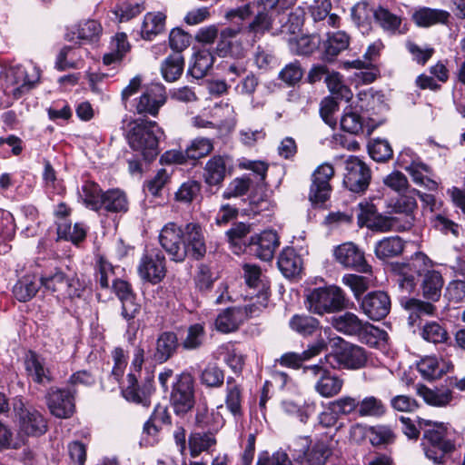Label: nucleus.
Listing matches in <instances>:
<instances>
[{"mask_svg": "<svg viewBox=\"0 0 465 465\" xmlns=\"http://www.w3.org/2000/svg\"><path fill=\"white\" fill-rule=\"evenodd\" d=\"M158 239L161 247L174 262H183L187 257L201 261L207 252L204 232L198 223L184 225L167 223L160 231Z\"/></svg>", "mask_w": 465, "mask_h": 465, "instance_id": "nucleus-1", "label": "nucleus"}, {"mask_svg": "<svg viewBox=\"0 0 465 465\" xmlns=\"http://www.w3.org/2000/svg\"><path fill=\"white\" fill-rule=\"evenodd\" d=\"M419 426L424 429L420 445L426 458L434 464H444L455 450V442L450 437L447 426L425 419H419Z\"/></svg>", "mask_w": 465, "mask_h": 465, "instance_id": "nucleus-2", "label": "nucleus"}, {"mask_svg": "<svg viewBox=\"0 0 465 465\" xmlns=\"http://www.w3.org/2000/svg\"><path fill=\"white\" fill-rule=\"evenodd\" d=\"M304 303L310 312L321 316L337 313L354 306L346 292L337 285L308 289Z\"/></svg>", "mask_w": 465, "mask_h": 465, "instance_id": "nucleus-3", "label": "nucleus"}, {"mask_svg": "<svg viewBox=\"0 0 465 465\" xmlns=\"http://www.w3.org/2000/svg\"><path fill=\"white\" fill-rule=\"evenodd\" d=\"M126 139L130 147L139 152L143 160L152 162L160 153L159 141L163 131L154 121L135 120L130 124Z\"/></svg>", "mask_w": 465, "mask_h": 465, "instance_id": "nucleus-4", "label": "nucleus"}, {"mask_svg": "<svg viewBox=\"0 0 465 465\" xmlns=\"http://www.w3.org/2000/svg\"><path fill=\"white\" fill-rule=\"evenodd\" d=\"M331 365L321 358L315 364L303 367V374L314 380V391L322 398H333L342 390L344 380L332 372Z\"/></svg>", "mask_w": 465, "mask_h": 465, "instance_id": "nucleus-5", "label": "nucleus"}, {"mask_svg": "<svg viewBox=\"0 0 465 465\" xmlns=\"http://www.w3.org/2000/svg\"><path fill=\"white\" fill-rule=\"evenodd\" d=\"M367 361L368 356L362 347L342 339H340L332 351L324 356V361L329 363L332 370H359L366 365Z\"/></svg>", "mask_w": 465, "mask_h": 465, "instance_id": "nucleus-6", "label": "nucleus"}, {"mask_svg": "<svg viewBox=\"0 0 465 465\" xmlns=\"http://www.w3.org/2000/svg\"><path fill=\"white\" fill-rule=\"evenodd\" d=\"M170 403L175 415L184 417L195 403L194 378L188 371L173 377L171 384Z\"/></svg>", "mask_w": 465, "mask_h": 465, "instance_id": "nucleus-7", "label": "nucleus"}, {"mask_svg": "<svg viewBox=\"0 0 465 465\" xmlns=\"http://www.w3.org/2000/svg\"><path fill=\"white\" fill-rule=\"evenodd\" d=\"M264 285L262 284V291L258 292V299L261 300L259 305L252 303L245 308L229 307L220 312L215 320L217 331L223 333H229L236 331L243 322L245 316H257L261 308H265L268 302V293L263 291Z\"/></svg>", "mask_w": 465, "mask_h": 465, "instance_id": "nucleus-8", "label": "nucleus"}, {"mask_svg": "<svg viewBox=\"0 0 465 465\" xmlns=\"http://www.w3.org/2000/svg\"><path fill=\"white\" fill-rule=\"evenodd\" d=\"M248 23H242L234 26H225L220 29L216 46L213 53L219 57L242 56L243 46L241 41V35H246L252 42L260 40L262 36H254L248 31Z\"/></svg>", "mask_w": 465, "mask_h": 465, "instance_id": "nucleus-9", "label": "nucleus"}, {"mask_svg": "<svg viewBox=\"0 0 465 465\" xmlns=\"http://www.w3.org/2000/svg\"><path fill=\"white\" fill-rule=\"evenodd\" d=\"M13 411L18 420L20 431L26 436L39 437L48 429L47 421L40 411L27 407L22 396H16L12 401Z\"/></svg>", "mask_w": 465, "mask_h": 465, "instance_id": "nucleus-10", "label": "nucleus"}, {"mask_svg": "<svg viewBox=\"0 0 465 465\" xmlns=\"http://www.w3.org/2000/svg\"><path fill=\"white\" fill-rule=\"evenodd\" d=\"M288 450L297 465H324L331 450L323 441L310 447L308 438H299L289 445Z\"/></svg>", "mask_w": 465, "mask_h": 465, "instance_id": "nucleus-11", "label": "nucleus"}, {"mask_svg": "<svg viewBox=\"0 0 465 465\" xmlns=\"http://www.w3.org/2000/svg\"><path fill=\"white\" fill-rule=\"evenodd\" d=\"M361 213L358 214V223L361 227L366 226L372 232H387L390 231H407L410 230V220L401 222V216H387L378 213L373 205H366L364 208L361 203Z\"/></svg>", "mask_w": 465, "mask_h": 465, "instance_id": "nucleus-12", "label": "nucleus"}, {"mask_svg": "<svg viewBox=\"0 0 465 465\" xmlns=\"http://www.w3.org/2000/svg\"><path fill=\"white\" fill-rule=\"evenodd\" d=\"M166 271V259L163 251L157 247H146L137 266L141 279L157 284L165 277Z\"/></svg>", "mask_w": 465, "mask_h": 465, "instance_id": "nucleus-13", "label": "nucleus"}, {"mask_svg": "<svg viewBox=\"0 0 465 465\" xmlns=\"http://www.w3.org/2000/svg\"><path fill=\"white\" fill-rule=\"evenodd\" d=\"M140 376L128 373L125 383L122 387V395L129 402L149 407L152 395L155 391L154 377L153 374H146L143 379Z\"/></svg>", "mask_w": 465, "mask_h": 465, "instance_id": "nucleus-14", "label": "nucleus"}, {"mask_svg": "<svg viewBox=\"0 0 465 465\" xmlns=\"http://www.w3.org/2000/svg\"><path fill=\"white\" fill-rule=\"evenodd\" d=\"M75 389L51 387L46 395L50 413L59 419H68L75 411Z\"/></svg>", "mask_w": 465, "mask_h": 465, "instance_id": "nucleus-15", "label": "nucleus"}, {"mask_svg": "<svg viewBox=\"0 0 465 465\" xmlns=\"http://www.w3.org/2000/svg\"><path fill=\"white\" fill-rule=\"evenodd\" d=\"M371 179V169L356 156H350L345 162L344 186L352 193H364Z\"/></svg>", "mask_w": 465, "mask_h": 465, "instance_id": "nucleus-16", "label": "nucleus"}, {"mask_svg": "<svg viewBox=\"0 0 465 465\" xmlns=\"http://www.w3.org/2000/svg\"><path fill=\"white\" fill-rule=\"evenodd\" d=\"M426 262L424 257H416L407 263L397 264L394 271L397 272V282L402 292L412 293L418 285L423 272Z\"/></svg>", "mask_w": 465, "mask_h": 465, "instance_id": "nucleus-17", "label": "nucleus"}, {"mask_svg": "<svg viewBox=\"0 0 465 465\" xmlns=\"http://www.w3.org/2000/svg\"><path fill=\"white\" fill-rule=\"evenodd\" d=\"M180 347L177 334L173 331L159 333L154 347L147 352V361L153 364H163L172 359Z\"/></svg>", "mask_w": 465, "mask_h": 465, "instance_id": "nucleus-18", "label": "nucleus"}, {"mask_svg": "<svg viewBox=\"0 0 465 465\" xmlns=\"http://www.w3.org/2000/svg\"><path fill=\"white\" fill-rule=\"evenodd\" d=\"M334 175V169L330 163L317 167L312 173V183L310 187L309 199L313 205L324 203L331 195L330 180Z\"/></svg>", "mask_w": 465, "mask_h": 465, "instance_id": "nucleus-19", "label": "nucleus"}, {"mask_svg": "<svg viewBox=\"0 0 465 465\" xmlns=\"http://www.w3.org/2000/svg\"><path fill=\"white\" fill-rule=\"evenodd\" d=\"M40 284L51 292L63 293L69 298L80 297L81 290L76 287L79 282L67 277L60 269L45 272L40 278Z\"/></svg>", "mask_w": 465, "mask_h": 465, "instance_id": "nucleus-20", "label": "nucleus"}, {"mask_svg": "<svg viewBox=\"0 0 465 465\" xmlns=\"http://www.w3.org/2000/svg\"><path fill=\"white\" fill-rule=\"evenodd\" d=\"M166 100L164 85L153 84L136 99L135 111L139 114L156 116Z\"/></svg>", "mask_w": 465, "mask_h": 465, "instance_id": "nucleus-21", "label": "nucleus"}, {"mask_svg": "<svg viewBox=\"0 0 465 465\" xmlns=\"http://www.w3.org/2000/svg\"><path fill=\"white\" fill-rule=\"evenodd\" d=\"M280 0H260L257 2V12L248 22V31L254 36H263L272 28L275 7Z\"/></svg>", "mask_w": 465, "mask_h": 465, "instance_id": "nucleus-22", "label": "nucleus"}, {"mask_svg": "<svg viewBox=\"0 0 465 465\" xmlns=\"http://www.w3.org/2000/svg\"><path fill=\"white\" fill-rule=\"evenodd\" d=\"M279 244L280 240L277 232L273 230H265L250 237L248 253L269 262L273 258Z\"/></svg>", "mask_w": 465, "mask_h": 465, "instance_id": "nucleus-23", "label": "nucleus"}, {"mask_svg": "<svg viewBox=\"0 0 465 465\" xmlns=\"http://www.w3.org/2000/svg\"><path fill=\"white\" fill-rule=\"evenodd\" d=\"M391 298L381 291L367 293L360 302L361 312L371 321L384 319L391 311Z\"/></svg>", "mask_w": 465, "mask_h": 465, "instance_id": "nucleus-24", "label": "nucleus"}, {"mask_svg": "<svg viewBox=\"0 0 465 465\" xmlns=\"http://www.w3.org/2000/svg\"><path fill=\"white\" fill-rule=\"evenodd\" d=\"M334 256L337 262L346 268L363 273L371 272V267L367 263L363 252L352 242L338 246L334 251Z\"/></svg>", "mask_w": 465, "mask_h": 465, "instance_id": "nucleus-25", "label": "nucleus"}, {"mask_svg": "<svg viewBox=\"0 0 465 465\" xmlns=\"http://www.w3.org/2000/svg\"><path fill=\"white\" fill-rule=\"evenodd\" d=\"M351 37L345 31L329 32L321 39V59L331 63L350 45Z\"/></svg>", "mask_w": 465, "mask_h": 465, "instance_id": "nucleus-26", "label": "nucleus"}, {"mask_svg": "<svg viewBox=\"0 0 465 465\" xmlns=\"http://www.w3.org/2000/svg\"><path fill=\"white\" fill-rule=\"evenodd\" d=\"M35 74L30 77L24 68L11 70L7 74V80L13 88L8 92L14 99H20L31 89L40 79V72L36 67H33Z\"/></svg>", "mask_w": 465, "mask_h": 465, "instance_id": "nucleus-27", "label": "nucleus"}, {"mask_svg": "<svg viewBox=\"0 0 465 465\" xmlns=\"http://www.w3.org/2000/svg\"><path fill=\"white\" fill-rule=\"evenodd\" d=\"M194 421L197 429L204 431L218 432L225 424L223 415L214 410L209 411L206 401H201L194 405Z\"/></svg>", "mask_w": 465, "mask_h": 465, "instance_id": "nucleus-28", "label": "nucleus"}, {"mask_svg": "<svg viewBox=\"0 0 465 465\" xmlns=\"http://www.w3.org/2000/svg\"><path fill=\"white\" fill-rule=\"evenodd\" d=\"M102 26L96 20H86L78 23L69 30L64 39L68 42L79 40V44L95 43L102 34Z\"/></svg>", "mask_w": 465, "mask_h": 465, "instance_id": "nucleus-29", "label": "nucleus"}, {"mask_svg": "<svg viewBox=\"0 0 465 465\" xmlns=\"http://www.w3.org/2000/svg\"><path fill=\"white\" fill-rule=\"evenodd\" d=\"M27 375L35 383L46 385L53 381L50 369L45 365V359L36 352L30 351L25 361Z\"/></svg>", "mask_w": 465, "mask_h": 465, "instance_id": "nucleus-30", "label": "nucleus"}, {"mask_svg": "<svg viewBox=\"0 0 465 465\" xmlns=\"http://www.w3.org/2000/svg\"><path fill=\"white\" fill-rule=\"evenodd\" d=\"M444 280L441 273L436 270H430L425 267L422 274L420 289L423 298L430 302H438L441 296Z\"/></svg>", "mask_w": 465, "mask_h": 465, "instance_id": "nucleus-31", "label": "nucleus"}, {"mask_svg": "<svg viewBox=\"0 0 465 465\" xmlns=\"http://www.w3.org/2000/svg\"><path fill=\"white\" fill-rule=\"evenodd\" d=\"M400 302L401 305L409 312L408 321L411 326H414L418 321L420 325L422 316L433 315L436 312V307L430 301L402 297Z\"/></svg>", "mask_w": 465, "mask_h": 465, "instance_id": "nucleus-32", "label": "nucleus"}, {"mask_svg": "<svg viewBox=\"0 0 465 465\" xmlns=\"http://www.w3.org/2000/svg\"><path fill=\"white\" fill-rule=\"evenodd\" d=\"M129 210V201L126 193L118 188L104 191L101 201V212L105 213L124 214Z\"/></svg>", "mask_w": 465, "mask_h": 465, "instance_id": "nucleus-33", "label": "nucleus"}, {"mask_svg": "<svg viewBox=\"0 0 465 465\" xmlns=\"http://www.w3.org/2000/svg\"><path fill=\"white\" fill-rule=\"evenodd\" d=\"M141 304L136 301V295L121 301V316L127 322L125 337L130 344L136 339L139 323L134 319L140 312Z\"/></svg>", "mask_w": 465, "mask_h": 465, "instance_id": "nucleus-34", "label": "nucleus"}, {"mask_svg": "<svg viewBox=\"0 0 465 465\" xmlns=\"http://www.w3.org/2000/svg\"><path fill=\"white\" fill-rule=\"evenodd\" d=\"M226 174V158L222 155L212 156L203 168V180L209 186H221Z\"/></svg>", "mask_w": 465, "mask_h": 465, "instance_id": "nucleus-35", "label": "nucleus"}, {"mask_svg": "<svg viewBox=\"0 0 465 465\" xmlns=\"http://www.w3.org/2000/svg\"><path fill=\"white\" fill-rule=\"evenodd\" d=\"M405 170L417 185L422 186L429 191H436L438 189V183L430 178L432 170L428 164L419 160H413L410 165L405 167Z\"/></svg>", "mask_w": 465, "mask_h": 465, "instance_id": "nucleus-36", "label": "nucleus"}, {"mask_svg": "<svg viewBox=\"0 0 465 465\" xmlns=\"http://www.w3.org/2000/svg\"><path fill=\"white\" fill-rule=\"evenodd\" d=\"M251 232L250 224L244 223H237L226 232L229 243L235 254L248 252L249 240L248 234Z\"/></svg>", "mask_w": 465, "mask_h": 465, "instance_id": "nucleus-37", "label": "nucleus"}, {"mask_svg": "<svg viewBox=\"0 0 465 465\" xmlns=\"http://www.w3.org/2000/svg\"><path fill=\"white\" fill-rule=\"evenodd\" d=\"M277 264L282 274L291 278L301 272L302 259L292 247H286L281 252Z\"/></svg>", "mask_w": 465, "mask_h": 465, "instance_id": "nucleus-38", "label": "nucleus"}, {"mask_svg": "<svg viewBox=\"0 0 465 465\" xmlns=\"http://www.w3.org/2000/svg\"><path fill=\"white\" fill-rule=\"evenodd\" d=\"M450 14L442 9L422 7L415 11L412 20L420 27H429L436 24L446 25L449 22Z\"/></svg>", "mask_w": 465, "mask_h": 465, "instance_id": "nucleus-39", "label": "nucleus"}, {"mask_svg": "<svg viewBox=\"0 0 465 465\" xmlns=\"http://www.w3.org/2000/svg\"><path fill=\"white\" fill-rule=\"evenodd\" d=\"M40 287V281L35 275L26 274L16 282L12 292L18 302H26L36 295Z\"/></svg>", "mask_w": 465, "mask_h": 465, "instance_id": "nucleus-40", "label": "nucleus"}, {"mask_svg": "<svg viewBox=\"0 0 465 465\" xmlns=\"http://www.w3.org/2000/svg\"><path fill=\"white\" fill-rule=\"evenodd\" d=\"M15 231L13 214L9 211L0 209V254H5L11 250L10 242L14 240Z\"/></svg>", "mask_w": 465, "mask_h": 465, "instance_id": "nucleus-41", "label": "nucleus"}, {"mask_svg": "<svg viewBox=\"0 0 465 465\" xmlns=\"http://www.w3.org/2000/svg\"><path fill=\"white\" fill-rule=\"evenodd\" d=\"M166 15L163 12L147 13L141 27L143 39L152 41L165 29Z\"/></svg>", "mask_w": 465, "mask_h": 465, "instance_id": "nucleus-42", "label": "nucleus"}, {"mask_svg": "<svg viewBox=\"0 0 465 465\" xmlns=\"http://www.w3.org/2000/svg\"><path fill=\"white\" fill-rule=\"evenodd\" d=\"M404 242L399 236L384 237L376 242L374 252L378 259L386 261L401 254Z\"/></svg>", "mask_w": 465, "mask_h": 465, "instance_id": "nucleus-43", "label": "nucleus"}, {"mask_svg": "<svg viewBox=\"0 0 465 465\" xmlns=\"http://www.w3.org/2000/svg\"><path fill=\"white\" fill-rule=\"evenodd\" d=\"M104 191L100 185L93 181H85L81 186L79 196L82 198L86 208L100 213L101 201L103 200Z\"/></svg>", "mask_w": 465, "mask_h": 465, "instance_id": "nucleus-44", "label": "nucleus"}, {"mask_svg": "<svg viewBox=\"0 0 465 465\" xmlns=\"http://www.w3.org/2000/svg\"><path fill=\"white\" fill-rule=\"evenodd\" d=\"M418 393L428 404L436 407H445L453 400L451 390L443 387L430 389L425 385H420L418 388Z\"/></svg>", "mask_w": 465, "mask_h": 465, "instance_id": "nucleus-45", "label": "nucleus"}, {"mask_svg": "<svg viewBox=\"0 0 465 465\" xmlns=\"http://www.w3.org/2000/svg\"><path fill=\"white\" fill-rule=\"evenodd\" d=\"M363 322L356 314L350 312L333 316L331 319L332 327L337 331L349 336H356L361 330Z\"/></svg>", "mask_w": 465, "mask_h": 465, "instance_id": "nucleus-46", "label": "nucleus"}, {"mask_svg": "<svg viewBox=\"0 0 465 465\" xmlns=\"http://www.w3.org/2000/svg\"><path fill=\"white\" fill-rule=\"evenodd\" d=\"M321 37L318 35H304L289 40V48L296 55H310L315 50L320 51Z\"/></svg>", "mask_w": 465, "mask_h": 465, "instance_id": "nucleus-47", "label": "nucleus"}, {"mask_svg": "<svg viewBox=\"0 0 465 465\" xmlns=\"http://www.w3.org/2000/svg\"><path fill=\"white\" fill-rule=\"evenodd\" d=\"M214 53L209 50H202L193 55V62L188 68V74L195 79L203 78L212 69L214 63Z\"/></svg>", "mask_w": 465, "mask_h": 465, "instance_id": "nucleus-48", "label": "nucleus"}, {"mask_svg": "<svg viewBox=\"0 0 465 465\" xmlns=\"http://www.w3.org/2000/svg\"><path fill=\"white\" fill-rule=\"evenodd\" d=\"M217 432L203 431L191 433L188 440L190 455L193 458L198 457L202 452L208 451L216 444L215 434Z\"/></svg>", "mask_w": 465, "mask_h": 465, "instance_id": "nucleus-49", "label": "nucleus"}, {"mask_svg": "<svg viewBox=\"0 0 465 465\" xmlns=\"http://www.w3.org/2000/svg\"><path fill=\"white\" fill-rule=\"evenodd\" d=\"M290 328L303 337L312 336L321 330L318 319L307 314H295L289 322Z\"/></svg>", "mask_w": 465, "mask_h": 465, "instance_id": "nucleus-50", "label": "nucleus"}, {"mask_svg": "<svg viewBox=\"0 0 465 465\" xmlns=\"http://www.w3.org/2000/svg\"><path fill=\"white\" fill-rule=\"evenodd\" d=\"M184 59L182 54L173 53L168 55L162 63L161 73L167 82L176 81L183 74Z\"/></svg>", "mask_w": 465, "mask_h": 465, "instance_id": "nucleus-51", "label": "nucleus"}, {"mask_svg": "<svg viewBox=\"0 0 465 465\" xmlns=\"http://www.w3.org/2000/svg\"><path fill=\"white\" fill-rule=\"evenodd\" d=\"M420 335L428 342L447 344L450 340L445 326L438 322H427L420 329Z\"/></svg>", "mask_w": 465, "mask_h": 465, "instance_id": "nucleus-52", "label": "nucleus"}, {"mask_svg": "<svg viewBox=\"0 0 465 465\" xmlns=\"http://www.w3.org/2000/svg\"><path fill=\"white\" fill-rule=\"evenodd\" d=\"M358 415L360 417L381 418L387 411L385 403L372 395L364 397L358 401Z\"/></svg>", "mask_w": 465, "mask_h": 465, "instance_id": "nucleus-53", "label": "nucleus"}, {"mask_svg": "<svg viewBox=\"0 0 465 465\" xmlns=\"http://www.w3.org/2000/svg\"><path fill=\"white\" fill-rule=\"evenodd\" d=\"M417 208V202L415 198L408 195H401L392 206V210L396 214L403 215L401 217V222H407L410 220V229L414 223L413 212Z\"/></svg>", "mask_w": 465, "mask_h": 465, "instance_id": "nucleus-54", "label": "nucleus"}, {"mask_svg": "<svg viewBox=\"0 0 465 465\" xmlns=\"http://www.w3.org/2000/svg\"><path fill=\"white\" fill-rule=\"evenodd\" d=\"M205 335L206 332L203 324H192L188 327L186 337L180 345L186 351L197 350L203 344Z\"/></svg>", "mask_w": 465, "mask_h": 465, "instance_id": "nucleus-55", "label": "nucleus"}, {"mask_svg": "<svg viewBox=\"0 0 465 465\" xmlns=\"http://www.w3.org/2000/svg\"><path fill=\"white\" fill-rule=\"evenodd\" d=\"M381 44L380 43H374L369 45L366 52L363 54V59H355L352 61H343L342 62V68L344 69H362V68H369L372 65V63L378 58L380 55Z\"/></svg>", "mask_w": 465, "mask_h": 465, "instance_id": "nucleus-56", "label": "nucleus"}, {"mask_svg": "<svg viewBox=\"0 0 465 465\" xmlns=\"http://www.w3.org/2000/svg\"><path fill=\"white\" fill-rule=\"evenodd\" d=\"M325 83L331 94L337 99L350 100L352 96L351 89L343 83L342 75L338 72H330L326 76Z\"/></svg>", "mask_w": 465, "mask_h": 465, "instance_id": "nucleus-57", "label": "nucleus"}, {"mask_svg": "<svg viewBox=\"0 0 465 465\" xmlns=\"http://www.w3.org/2000/svg\"><path fill=\"white\" fill-rule=\"evenodd\" d=\"M340 124L344 132L358 134L363 129V117L357 111L353 110L352 107H346Z\"/></svg>", "mask_w": 465, "mask_h": 465, "instance_id": "nucleus-58", "label": "nucleus"}, {"mask_svg": "<svg viewBox=\"0 0 465 465\" xmlns=\"http://www.w3.org/2000/svg\"><path fill=\"white\" fill-rule=\"evenodd\" d=\"M201 383L207 388H220L224 382V371L214 363H209L200 374Z\"/></svg>", "mask_w": 465, "mask_h": 465, "instance_id": "nucleus-59", "label": "nucleus"}, {"mask_svg": "<svg viewBox=\"0 0 465 465\" xmlns=\"http://www.w3.org/2000/svg\"><path fill=\"white\" fill-rule=\"evenodd\" d=\"M358 400L351 396H342L328 403V410L339 417L347 416L353 412L358 413Z\"/></svg>", "mask_w": 465, "mask_h": 465, "instance_id": "nucleus-60", "label": "nucleus"}, {"mask_svg": "<svg viewBox=\"0 0 465 465\" xmlns=\"http://www.w3.org/2000/svg\"><path fill=\"white\" fill-rule=\"evenodd\" d=\"M213 149V143L208 138H195L185 149V156L188 160L196 161L209 154Z\"/></svg>", "mask_w": 465, "mask_h": 465, "instance_id": "nucleus-61", "label": "nucleus"}, {"mask_svg": "<svg viewBox=\"0 0 465 465\" xmlns=\"http://www.w3.org/2000/svg\"><path fill=\"white\" fill-rule=\"evenodd\" d=\"M370 156L376 162H386L392 157L393 151L386 139H373L368 145Z\"/></svg>", "mask_w": 465, "mask_h": 465, "instance_id": "nucleus-62", "label": "nucleus"}, {"mask_svg": "<svg viewBox=\"0 0 465 465\" xmlns=\"http://www.w3.org/2000/svg\"><path fill=\"white\" fill-rule=\"evenodd\" d=\"M368 436L370 442L373 446L391 444L395 440V434L392 430L385 425L370 427Z\"/></svg>", "mask_w": 465, "mask_h": 465, "instance_id": "nucleus-63", "label": "nucleus"}, {"mask_svg": "<svg viewBox=\"0 0 465 465\" xmlns=\"http://www.w3.org/2000/svg\"><path fill=\"white\" fill-rule=\"evenodd\" d=\"M303 76L301 63L297 60L287 64L279 73V79L288 86H294Z\"/></svg>", "mask_w": 465, "mask_h": 465, "instance_id": "nucleus-64", "label": "nucleus"}]
</instances>
